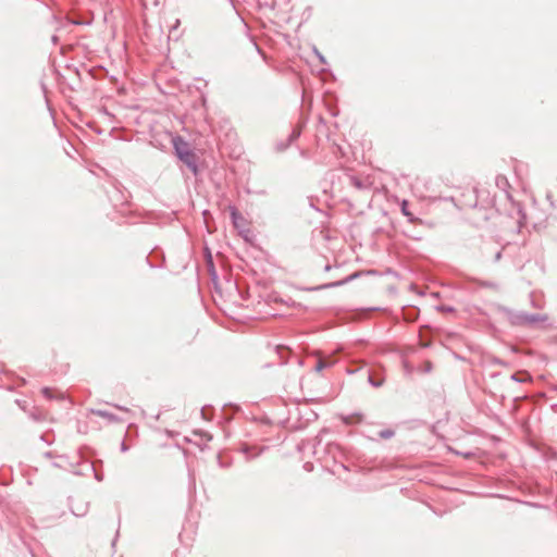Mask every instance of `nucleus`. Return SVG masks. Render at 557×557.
Returning a JSON list of instances; mask_svg holds the SVG:
<instances>
[{"instance_id": "23", "label": "nucleus", "mask_w": 557, "mask_h": 557, "mask_svg": "<svg viewBox=\"0 0 557 557\" xmlns=\"http://www.w3.org/2000/svg\"><path fill=\"white\" fill-rule=\"evenodd\" d=\"M201 435L203 436V438L208 442H210L212 440V435L209 434L208 432H201Z\"/></svg>"}, {"instance_id": "33", "label": "nucleus", "mask_w": 557, "mask_h": 557, "mask_svg": "<svg viewBox=\"0 0 557 557\" xmlns=\"http://www.w3.org/2000/svg\"><path fill=\"white\" fill-rule=\"evenodd\" d=\"M305 469L310 471L312 469V465L310 463H305Z\"/></svg>"}, {"instance_id": "39", "label": "nucleus", "mask_w": 557, "mask_h": 557, "mask_svg": "<svg viewBox=\"0 0 557 557\" xmlns=\"http://www.w3.org/2000/svg\"><path fill=\"white\" fill-rule=\"evenodd\" d=\"M345 423H349V418H344Z\"/></svg>"}, {"instance_id": "3", "label": "nucleus", "mask_w": 557, "mask_h": 557, "mask_svg": "<svg viewBox=\"0 0 557 557\" xmlns=\"http://www.w3.org/2000/svg\"><path fill=\"white\" fill-rule=\"evenodd\" d=\"M301 135L300 128H294L290 134L287 136L285 140H280L275 145L276 151H284L286 150L296 139H298Z\"/></svg>"}, {"instance_id": "19", "label": "nucleus", "mask_w": 557, "mask_h": 557, "mask_svg": "<svg viewBox=\"0 0 557 557\" xmlns=\"http://www.w3.org/2000/svg\"><path fill=\"white\" fill-rule=\"evenodd\" d=\"M314 53H315V55L318 57V59L320 60L321 63H323V64L326 63V60H325L324 55L317 48H314Z\"/></svg>"}, {"instance_id": "8", "label": "nucleus", "mask_w": 557, "mask_h": 557, "mask_svg": "<svg viewBox=\"0 0 557 557\" xmlns=\"http://www.w3.org/2000/svg\"><path fill=\"white\" fill-rule=\"evenodd\" d=\"M366 374H367V381L368 383L373 386V387H381L384 383V379L383 377H375L371 374V371L369 369H366Z\"/></svg>"}, {"instance_id": "38", "label": "nucleus", "mask_w": 557, "mask_h": 557, "mask_svg": "<svg viewBox=\"0 0 557 557\" xmlns=\"http://www.w3.org/2000/svg\"><path fill=\"white\" fill-rule=\"evenodd\" d=\"M178 24H180V21L176 20V23L174 24L173 28H176Z\"/></svg>"}, {"instance_id": "34", "label": "nucleus", "mask_w": 557, "mask_h": 557, "mask_svg": "<svg viewBox=\"0 0 557 557\" xmlns=\"http://www.w3.org/2000/svg\"><path fill=\"white\" fill-rule=\"evenodd\" d=\"M253 46L257 49L258 53L262 54L261 49L259 48V46L256 42H253Z\"/></svg>"}, {"instance_id": "13", "label": "nucleus", "mask_w": 557, "mask_h": 557, "mask_svg": "<svg viewBox=\"0 0 557 557\" xmlns=\"http://www.w3.org/2000/svg\"><path fill=\"white\" fill-rule=\"evenodd\" d=\"M332 366V362L330 361H326V360H323V359H318L317 360V363L314 366V370L317 372H320L322 371L323 369H326V368H330Z\"/></svg>"}, {"instance_id": "14", "label": "nucleus", "mask_w": 557, "mask_h": 557, "mask_svg": "<svg viewBox=\"0 0 557 557\" xmlns=\"http://www.w3.org/2000/svg\"><path fill=\"white\" fill-rule=\"evenodd\" d=\"M395 435L392 429H385L379 432V437L383 440H389Z\"/></svg>"}, {"instance_id": "17", "label": "nucleus", "mask_w": 557, "mask_h": 557, "mask_svg": "<svg viewBox=\"0 0 557 557\" xmlns=\"http://www.w3.org/2000/svg\"><path fill=\"white\" fill-rule=\"evenodd\" d=\"M72 512L76 516V517H84L87 512V506H84L82 508H77V509H72Z\"/></svg>"}, {"instance_id": "31", "label": "nucleus", "mask_w": 557, "mask_h": 557, "mask_svg": "<svg viewBox=\"0 0 557 557\" xmlns=\"http://www.w3.org/2000/svg\"><path fill=\"white\" fill-rule=\"evenodd\" d=\"M117 409L120 410H123V411H128L127 408L123 407V406H119V405H114Z\"/></svg>"}, {"instance_id": "12", "label": "nucleus", "mask_w": 557, "mask_h": 557, "mask_svg": "<svg viewBox=\"0 0 557 557\" xmlns=\"http://www.w3.org/2000/svg\"><path fill=\"white\" fill-rule=\"evenodd\" d=\"M350 183L357 189H364V188H367L366 183L362 180H360L359 177H357V176H350Z\"/></svg>"}, {"instance_id": "11", "label": "nucleus", "mask_w": 557, "mask_h": 557, "mask_svg": "<svg viewBox=\"0 0 557 557\" xmlns=\"http://www.w3.org/2000/svg\"><path fill=\"white\" fill-rule=\"evenodd\" d=\"M206 252H207V263H208V269L212 275V278L215 280L216 278V272H215V269H214V264H213V260H212V255L210 252V250L207 248L206 249Z\"/></svg>"}, {"instance_id": "40", "label": "nucleus", "mask_w": 557, "mask_h": 557, "mask_svg": "<svg viewBox=\"0 0 557 557\" xmlns=\"http://www.w3.org/2000/svg\"><path fill=\"white\" fill-rule=\"evenodd\" d=\"M471 455H472L471 453H466V454H465V456H466L467 458H469Z\"/></svg>"}, {"instance_id": "4", "label": "nucleus", "mask_w": 557, "mask_h": 557, "mask_svg": "<svg viewBox=\"0 0 557 557\" xmlns=\"http://www.w3.org/2000/svg\"><path fill=\"white\" fill-rule=\"evenodd\" d=\"M357 276H358V274L355 273V274H351V275H349L343 280L336 281V282H331V283L322 284V285H319L315 287H311V288H309V290H321V289H327V288L343 286V285L351 282Z\"/></svg>"}, {"instance_id": "1", "label": "nucleus", "mask_w": 557, "mask_h": 557, "mask_svg": "<svg viewBox=\"0 0 557 557\" xmlns=\"http://www.w3.org/2000/svg\"><path fill=\"white\" fill-rule=\"evenodd\" d=\"M499 311L504 314L511 326L542 331L554 327V325L549 323V317L547 314L530 313L527 311L513 310L508 307H500Z\"/></svg>"}, {"instance_id": "24", "label": "nucleus", "mask_w": 557, "mask_h": 557, "mask_svg": "<svg viewBox=\"0 0 557 557\" xmlns=\"http://www.w3.org/2000/svg\"><path fill=\"white\" fill-rule=\"evenodd\" d=\"M502 259V250H498L494 256V262H498Z\"/></svg>"}, {"instance_id": "35", "label": "nucleus", "mask_w": 557, "mask_h": 557, "mask_svg": "<svg viewBox=\"0 0 557 557\" xmlns=\"http://www.w3.org/2000/svg\"><path fill=\"white\" fill-rule=\"evenodd\" d=\"M201 416H202L205 419H207V417H206V408H205V407H202V408H201Z\"/></svg>"}, {"instance_id": "29", "label": "nucleus", "mask_w": 557, "mask_h": 557, "mask_svg": "<svg viewBox=\"0 0 557 557\" xmlns=\"http://www.w3.org/2000/svg\"><path fill=\"white\" fill-rule=\"evenodd\" d=\"M51 41H52L54 45H57V44H58V41H59V37H58L57 35H53V36L51 37Z\"/></svg>"}, {"instance_id": "25", "label": "nucleus", "mask_w": 557, "mask_h": 557, "mask_svg": "<svg viewBox=\"0 0 557 557\" xmlns=\"http://www.w3.org/2000/svg\"><path fill=\"white\" fill-rule=\"evenodd\" d=\"M363 368H364V366H362L361 368H357V369H348V370H347V373H348V374H354V373H356V372L360 371V370H361V369H363Z\"/></svg>"}, {"instance_id": "21", "label": "nucleus", "mask_w": 557, "mask_h": 557, "mask_svg": "<svg viewBox=\"0 0 557 557\" xmlns=\"http://www.w3.org/2000/svg\"><path fill=\"white\" fill-rule=\"evenodd\" d=\"M482 286L488 287V288H496L497 285L494 282H483Z\"/></svg>"}, {"instance_id": "28", "label": "nucleus", "mask_w": 557, "mask_h": 557, "mask_svg": "<svg viewBox=\"0 0 557 557\" xmlns=\"http://www.w3.org/2000/svg\"><path fill=\"white\" fill-rule=\"evenodd\" d=\"M127 449H128V447H127V445L125 444V442L123 441V442L121 443V450L124 453V451H126Z\"/></svg>"}, {"instance_id": "37", "label": "nucleus", "mask_w": 557, "mask_h": 557, "mask_svg": "<svg viewBox=\"0 0 557 557\" xmlns=\"http://www.w3.org/2000/svg\"><path fill=\"white\" fill-rule=\"evenodd\" d=\"M330 270H331V265H330V264H326V265L324 267V271H330Z\"/></svg>"}, {"instance_id": "20", "label": "nucleus", "mask_w": 557, "mask_h": 557, "mask_svg": "<svg viewBox=\"0 0 557 557\" xmlns=\"http://www.w3.org/2000/svg\"><path fill=\"white\" fill-rule=\"evenodd\" d=\"M92 470H94V473H95V479L98 481V482H101L103 480V474L102 473H99L94 466H91Z\"/></svg>"}, {"instance_id": "16", "label": "nucleus", "mask_w": 557, "mask_h": 557, "mask_svg": "<svg viewBox=\"0 0 557 557\" xmlns=\"http://www.w3.org/2000/svg\"><path fill=\"white\" fill-rule=\"evenodd\" d=\"M436 310L437 311H441V312H455V308L451 307V306H447V305H440L436 307Z\"/></svg>"}, {"instance_id": "22", "label": "nucleus", "mask_w": 557, "mask_h": 557, "mask_svg": "<svg viewBox=\"0 0 557 557\" xmlns=\"http://www.w3.org/2000/svg\"><path fill=\"white\" fill-rule=\"evenodd\" d=\"M293 362H295V364L297 366V368H299L301 364H302V361L299 357L297 356H294L293 357Z\"/></svg>"}, {"instance_id": "15", "label": "nucleus", "mask_w": 557, "mask_h": 557, "mask_svg": "<svg viewBox=\"0 0 557 557\" xmlns=\"http://www.w3.org/2000/svg\"><path fill=\"white\" fill-rule=\"evenodd\" d=\"M250 450H251V448H250L248 445H246V444H245V445H243V447L240 448V451H242V453H244V454L246 455V458H247L248 460H250V459L255 458L256 456H258V455L261 453V450H260V451H258V453H257V454H255V455H250Z\"/></svg>"}, {"instance_id": "26", "label": "nucleus", "mask_w": 557, "mask_h": 557, "mask_svg": "<svg viewBox=\"0 0 557 557\" xmlns=\"http://www.w3.org/2000/svg\"><path fill=\"white\" fill-rule=\"evenodd\" d=\"M493 364L504 366V364H505V362H504L503 360L498 359V358H495V359L493 360Z\"/></svg>"}, {"instance_id": "30", "label": "nucleus", "mask_w": 557, "mask_h": 557, "mask_svg": "<svg viewBox=\"0 0 557 557\" xmlns=\"http://www.w3.org/2000/svg\"><path fill=\"white\" fill-rule=\"evenodd\" d=\"M44 457L51 458L52 457V453L51 451H46V453H44Z\"/></svg>"}, {"instance_id": "36", "label": "nucleus", "mask_w": 557, "mask_h": 557, "mask_svg": "<svg viewBox=\"0 0 557 557\" xmlns=\"http://www.w3.org/2000/svg\"><path fill=\"white\" fill-rule=\"evenodd\" d=\"M52 466L55 467V468H61L62 467L59 462H53Z\"/></svg>"}, {"instance_id": "27", "label": "nucleus", "mask_w": 557, "mask_h": 557, "mask_svg": "<svg viewBox=\"0 0 557 557\" xmlns=\"http://www.w3.org/2000/svg\"><path fill=\"white\" fill-rule=\"evenodd\" d=\"M511 380H512V381H516V382H522V380H521V379H519V376H518V374H517V373H513V374L511 375Z\"/></svg>"}, {"instance_id": "5", "label": "nucleus", "mask_w": 557, "mask_h": 557, "mask_svg": "<svg viewBox=\"0 0 557 557\" xmlns=\"http://www.w3.org/2000/svg\"><path fill=\"white\" fill-rule=\"evenodd\" d=\"M90 413L106 419L110 424L121 421L116 414L103 409H90Z\"/></svg>"}, {"instance_id": "2", "label": "nucleus", "mask_w": 557, "mask_h": 557, "mask_svg": "<svg viewBox=\"0 0 557 557\" xmlns=\"http://www.w3.org/2000/svg\"><path fill=\"white\" fill-rule=\"evenodd\" d=\"M173 146L177 158L196 175L198 173L197 156L188 144L180 136L174 138Z\"/></svg>"}, {"instance_id": "32", "label": "nucleus", "mask_w": 557, "mask_h": 557, "mask_svg": "<svg viewBox=\"0 0 557 557\" xmlns=\"http://www.w3.org/2000/svg\"><path fill=\"white\" fill-rule=\"evenodd\" d=\"M432 370V364L428 363L425 367V372H430Z\"/></svg>"}, {"instance_id": "9", "label": "nucleus", "mask_w": 557, "mask_h": 557, "mask_svg": "<svg viewBox=\"0 0 557 557\" xmlns=\"http://www.w3.org/2000/svg\"><path fill=\"white\" fill-rule=\"evenodd\" d=\"M275 354L277 355V357L281 359V362L280 364H284L285 362H287L285 360V356L286 355H289L290 354V350L288 347H285V346H282V345H278L275 347Z\"/></svg>"}, {"instance_id": "10", "label": "nucleus", "mask_w": 557, "mask_h": 557, "mask_svg": "<svg viewBox=\"0 0 557 557\" xmlns=\"http://www.w3.org/2000/svg\"><path fill=\"white\" fill-rule=\"evenodd\" d=\"M228 210H230L232 222H233L234 226L237 227L238 226V220H242L243 216H242V214L239 213L238 209L235 206H230Z\"/></svg>"}, {"instance_id": "6", "label": "nucleus", "mask_w": 557, "mask_h": 557, "mask_svg": "<svg viewBox=\"0 0 557 557\" xmlns=\"http://www.w3.org/2000/svg\"><path fill=\"white\" fill-rule=\"evenodd\" d=\"M463 206L467 208H476L478 206V189L473 188L469 195H465Z\"/></svg>"}, {"instance_id": "18", "label": "nucleus", "mask_w": 557, "mask_h": 557, "mask_svg": "<svg viewBox=\"0 0 557 557\" xmlns=\"http://www.w3.org/2000/svg\"><path fill=\"white\" fill-rule=\"evenodd\" d=\"M41 393H42L44 397H46L47 399H52L53 398L52 389L50 387H44L41 389Z\"/></svg>"}, {"instance_id": "7", "label": "nucleus", "mask_w": 557, "mask_h": 557, "mask_svg": "<svg viewBox=\"0 0 557 557\" xmlns=\"http://www.w3.org/2000/svg\"><path fill=\"white\" fill-rule=\"evenodd\" d=\"M408 207H409V202H408V200L404 199V200L401 201V203H400V211H401V213L407 218L408 222H409V223H414V222H417V221H420L418 218H416V216L413 215V213H411V212L409 211Z\"/></svg>"}]
</instances>
